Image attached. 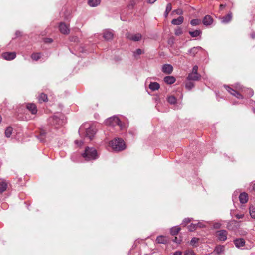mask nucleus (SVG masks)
<instances>
[{
  "instance_id": "1",
  "label": "nucleus",
  "mask_w": 255,
  "mask_h": 255,
  "mask_svg": "<svg viewBox=\"0 0 255 255\" xmlns=\"http://www.w3.org/2000/svg\"><path fill=\"white\" fill-rule=\"evenodd\" d=\"M85 132V137L89 138L91 140L96 133V130L93 126H91L89 123H85L82 125L79 130L80 133Z\"/></svg>"
},
{
  "instance_id": "2",
  "label": "nucleus",
  "mask_w": 255,
  "mask_h": 255,
  "mask_svg": "<svg viewBox=\"0 0 255 255\" xmlns=\"http://www.w3.org/2000/svg\"><path fill=\"white\" fill-rule=\"evenodd\" d=\"M110 146L115 151H120L126 148L124 140L121 138H115L109 143Z\"/></svg>"
},
{
  "instance_id": "3",
  "label": "nucleus",
  "mask_w": 255,
  "mask_h": 255,
  "mask_svg": "<svg viewBox=\"0 0 255 255\" xmlns=\"http://www.w3.org/2000/svg\"><path fill=\"white\" fill-rule=\"evenodd\" d=\"M83 157L86 161L95 160L98 158V154L96 150L93 147H87L85 152L82 154Z\"/></svg>"
},
{
  "instance_id": "4",
  "label": "nucleus",
  "mask_w": 255,
  "mask_h": 255,
  "mask_svg": "<svg viewBox=\"0 0 255 255\" xmlns=\"http://www.w3.org/2000/svg\"><path fill=\"white\" fill-rule=\"evenodd\" d=\"M198 67L195 65L192 69V71L187 77L189 80L198 81L201 78V75L198 73Z\"/></svg>"
},
{
  "instance_id": "5",
  "label": "nucleus",
  "mask_w": 255,
  "mask_h": 255,
  "mask_svg": "<svg viewBox=\"0 0 255 255\" xmlns=\"http://www.w3.org/2000/svg\"><path fill=\"white\" fill-rule=\"evenodd\" d=\"M106 124L107 125L112 126L118 125L121 128H123L121 121H120L119 119L116 116H113L107 119L106 121Z\"/></svg>"
},
{
  "instance_id": "6",
  "label": "nucleus",
  "mask_w": 255,
  "mask_h": 255,
  "mask_svg": "<svg viewBox=\"0 0 255 255\" xmlns=\"http://www.w3.org/2000/svg\"><path fill=\"white\" fill-rule=\"evenodd\" d=\"M227 232L226 230H220L216 232V236L221 241H224L227 239Z\"/></svg>"
},
{
  "instance_id": "7",
  "label": "nucleus",
  "mask_w": 255,
  "mask_h": 255,
  "mask_svg": "<svg viewBox=\"0 0 255 255\" xmlns=\"http://www.w3.org/2000/svg\"><path fill=\"white\" fill-rule=\"evenodd\" d=\"M224 87L226 90L232 95L234 96L238 99L243 98L242 95H241V94H240L239 92L237 90H235L228 86H225Z\"/></svg>"
},
{
  "instance_id": "8",
  "label": "nucleus",
  "mask_w": 255,
  "mask_h": 255,
  "mask_svg": "<svg viewBox=\"0 0 255 255\" xmlns=\"http://www.w3.org/2000/svg\"><path fill=\"white\" fill-rule=\"evenodd\" d=\"M127 38L131 40L134 41H138L141 40L142 36L140 34L137 33V34H128L127 35Z\"/></svg>"
},
{
  "instance_id": "9",
  "label": "nucleus",
  "mask_w": 255,
  "mask_h": 255,
  "mask_svg": "<svg viewBox=\"0 0 255 255\" xmlns=\"http://www.w3.org/2000/svg\"><path fill=\"white\" fill-rule=\"evenodd\" d=\"M2 57L7 60H11L16 57V53L15 52H5L2 54Z\"/></svg>"
},
{
  "instance_id": "10",
  "label": "nucleus",
  "mask_w": 255,
  "mask_h": 255,
  "mask_svg": "<svg viewBox=\"0 0 255 255\" xmlns=\"http://www.w3.org/2000/svg\"><path fill=\"white\" fill-rule=\"evenodd\" d=\"M59 30L63 34H68L70 32V30L69 27L63 22L60 23L59 26Z\"/></svg>"
},
{
  "instance_id": "11",
  "label": "nucleus",
  "mask_w": 255,
  "mask_h": 255,
  "mask_svg": "<svg viewBox=\"0 0 255 255\" xmlns=\"http://www.w3.org/2000/svg\"><path fill=\"white\" fill-rule=\"evenodd\" d=\"M103 37L106 40L112 39L113 37V33L112 31L109 29L105 30L103 32Z\"/></svg>"
},
{
  "instance_id": "12",
  "label": "nucleus",
  "mask_w": 255,
  "mask_h": 255,
  "mask_svg": "<svg viewBox=\"0 0 255 255\" xmlns=\"http://www.w3.org/2000/svg\"><path fill=\"white\" fill-rule=\"evenodd\" d=\"M202 47L200 46L194 47L191 49H190L188 51V54L192 57H194L196 54L201 50H202Z\"/></svg>"
},
{
  "instance_id": "13",
  "label": "nucleus",
  "mask_w": 255,
  "mask_h": 255,
  "mask_svg": "<svg viewBox=\"0 0 255 255\" xmlns=\"http://www.w3.org/2000/svg\"><path fill=\"white\" fill-rule=\"evenodd\" d=\"M162 71L166 74H170L173 71V67L170 64H164L162 66Z\"/></svg>"
},
{
  "instance_id": "14",
  "label": "nucleus",
  "mask_w": 255,
  "mask_h": 255,
  "mask_svg": "<svg viewBox=\"0 0 255 255\" xmlns=\"http://www.w3.org/2000/svg\"><path fill=\"white\" fill-rule=\"evenodd\" d=\"M235 88L237 90H242V91H243V92H245L247 90V92H248V93L249 96H250V97H251L253 95L254 92L252 89H243L242 86L239 84H236L235 86Z\"/></svg>"
},
{
  "instance_id": "15",
  "label": "nucleus",
  "mask_w": 255,
  "mask_h": 255,
  "mask_svg": "<svg viewBox=\"0 0 255 255\" xmlns=\"http://www.w3.org/2000/svg\"><path fill=\"white\" fill-rule=\"evenodd\" d=\"M213 22V18L210 15H206L203 20V23L206 26L210 25Z\"/></svg>"
},
{
  "instance_id": "16",
  "label": "nucleus",
  "mask_w": 255,
  "mask_h": 255,
  "mask_svg": "<svg viewBox=\"0 0 255 255\" xmlns=\"http://www.w3.org/2000/svg\"><path fill=\"white\" fill-rule=\"evenodd\" d=\"M234 244L236 247L239 248L245 245V241L244 239L239 238L234 240Z\"/></svg>"
},
{
  "instance_id": "17",
  "label": "nucleus",
  "mask_w": 255,
  "mask_h": 255,
  "mask_svg": "<svg viewBox=\"0 0 255 255\" xmlns=\"http://www.w3.org/2000/svg\"><path fill=\"white\" fill-rule=\"evenodd\" d=\"M27 109L31 112V114H35L37 113L36 106L34 104H27L26 105Z\"/></svg>"
},
{
  "instance_id": "18",
  "label": "nucleus",
  "mask_w": 255,
  "mask_h": 255,
  "mask_svg": "<svg viewBox=\"0 0 255 255\" xmlns=\"http://www.w3.org/2000/svg\"><path fill=\"white\" fill-rule=\"evenodd\" d=\"M239 200L241 203H245L248 201V194L245 192L240 194L239 197Z\"/></svg>"
},
{
  "instance_id": "19",
  "label": "nucleus",
  "mask_w": 255,
  "mask_h": 255,
  "mask_svg": "<svg viewBox=\"0 0 255 255\" xmlns=\"http://www.w3.org/2000/svg\"><path fill=\"white\" fill-rule=\"evenodd\" d=\"M232 18V15L231 13H228L226 16L221 18V22L222 23H227L230 22Z\"/></svg>"
},
{
  "instance_id": "20",
  "label": "nucleus",
  "mask_w": 255,
  "mask_h": 255,
  "mask_svg": "<svg viewBox=\"0 0 255 255\" xmlns=\"http://www.w3.org/2000/svg\"><path fill=\"white\" fill-rule=\"evenodd\" d=\"M184 20L183 16H180L177 19H174L172 20L171 23L173 25H178L181 24Z\"/></svg>"
},
{
  "instance_id": "21",
  "label": "nucleus",
  "mask_w": 255,
  "mask_h": 255,
  "mask_svg": "<svg viewBox=\"0 0 255 255\" xmlns=\"http://www.w3.org/2000/svg\"><path fill=\"white\" fill-rule=\"evenodd\" d=\"M164 81L168 84H172L175 82L176 80L174 77L168 76L164 77Z\"/></svg>"
},
{
  "instance_id": "22",
  "label": "nucleus",
  "mask_w": 255,
  "mask_h": 255,
  "mask_svg": "<svg viewBox=\"0 0 255 255\" xmlns=\"http://www.w3.org/2000/svg\"><path fill=\"white\" fill-rule=\"evenodd\" d=\"M101 0H88V5L91 7H96L100 4Z\"/></svg>"
},
{
  "instance_id": "23",
  "label": "nucleus",
  "mask_w": 255,
  "mask_h": 255,
  "mask_svg": "<svg viewBox=\"0 0 255 255\" xmlns=\"http://www.w3.org/2000/svg\"><path fill=\"white\" fill-rule=\"evenodd\" d=\"M49 122L51 125H60V120L56 116H54L49 119Z\"/></svg>"
},
{
  "instance_id": "24",
  "label": "nucleus",
  "mask_w": 255,
  "mask_h": 255,
  "mask_svg": "<svg viewBox=\"0 0 255 255\" xmlns=\"http://www.w3.org/2000/svg\"><path fill=\"white\" fill-rule=\"evenodd\" d=\"M149 88L152 91H155L159 89L160 85L157 82H151L149 85Z\"/></svg>"
},
{
  "instance_id": "25",
  "label": "nucleus",
  "mask_w": 255,
  "mask_h": 255,
  "mask_svg": "<svg viewBox=\"0 0 255 255\" xmlns=\"http://www.w3.org/2000/svg\"><path fill=\"white\" fill-rule=\"evenodd\" d=\"M156 241L159 244H166L167 242L166 237L164 236H158Z\"/></svg>"
},
{
  "instance_id": "26",
  "label": "nucleus",
  "mask_w": 255,
  "mask_h": 255,
  "mask_svg": "<svg viewBox=\"0 0 255 255\" xmlns=\"http://www.w3.org/2000/svg\"><path fill=\"white\" fill-rule=\"evenodd\" d=\"M180 230V228L178 226H175L172 227L170 230V233L172 235H175L178 233Z\"/></svg>"
},
{
  "instance_id": "27",
  "label": "nucleus",
  "mask_w": 255,
  "mask_h": 255,
  "mask_svg": "<svg viewBox=\"0 0 255 255\" xmlns=\"http://www.w3.org/2000/svg\"><path fill=\"white\" fill-rule=\"evenodd\" d=\"M7 188V184L4 181L0 182V193L4 192Z\"/></svg>"
},
{
  "instance_id": "28",
  "label": "nucleus",
  "mask_w": 255,
  "mask_h": 255,
  "mask_svg": "<svg viewBox=\"0 0 255 255\" xmlns=\"http://www.w3.org/2000/svg\"><path fill=\"white\" fill-rule=\"evenodd\" d=\"M201 33V31L199 30H196L194 31H189V34L192 37H196L199 36Z\"/></svg>"
},
{
  "instance_id": "29",
  "label": "nucleus",
  "mask_w": 255,
  "mask_h": 255,
  "mask_svg": "<svg viewBox=\"0 0 255 255\" xmlns=\"http://www.w3.org/2000/svg\"><path fill=\"white\" fill-rule=\"evenodd\" d=\"M250 215L253 219H255V207L253 206H251L249 208Z\"/></svg>"
},
{
  "instance_id": "30",
  "label": "nucleus",
  "mask_w": 255,
  "mask_h": 255,
  "mask_svg": "<svg viewBox=\"0 0 255 255\" xmlns=\"http://www.w3.org/2000/svg\"><path fill=\"white\" fill-rule=\"evenodd\" d=\"M38 100L40 102H45L47 100V96L46 94L42 93L39 96Z\"/></svg>"
},
{
  "instance_id": "31",
  "label": "nucleus",
  "mask_w": 255,
  "mask_h": 255,
  "mask_svg": "<svg viewBox=\"0 0 255 255\" xmlns=\"http://www.w3.org/2000/svg\"><path fill=\"white\" fill-rule=\"evenodd\" d=\"M167 101L171 104H175L176 103V98L173 96L168 97Z\"/></svg>"
},
{
  "instance_id": "32",
  "label": "nucleus",
  "mask_w": 255,
  "mask_h": 255,
  "mask_svg": "<svg viewBox=\"0 0 255 255\" xmlns=\"http://www.w3.org/2000/svg\"><path fill=\"white\" fill-rule=\"evenodd\" d=\"M12 130H13V129L11 127H8L6 129L5 131V136L7 137H9L12 134Z\"/></svg>"
},
{
  "instance_id": "33",
  "label": "nucleus",
  "mask_w": 255,
  "mask_h": 255,
  "mask_svg": "<svg viewBox=\"0 0 255 255\" xmlns=\"http://www.w3.org/2000/svg\"><path fill=\"white\" fill-rule=\"evenodd\" d=\"M172 10V5L171 3L167 4L166 6V11L164 13V16L167 17L169 12Z\"/></svg>"
},
{
  "instance_id": "34",
  "label": "nucleus",
  "mask_w": 255,
  "mask_h": 255,
  "mask_svg": "<svg viewBox=\"0 0 255 255\" xmlns=\"http://www.w3.org/2000/svg\"><path fill=\"white\" fill-rule=\"evenodd\" d=\"M40 57H41V54L40 53H33L31 55V58L33 60H35V61H37L38 59H39Z\"/></svg>"
},
{
  "instance_id": "35",
  "label": "nucleus",
  "mask_w": 255,
  "mask_h": 255,
  "mask_svg": "<svg viewBox=\"0 0 255 255\" xmlns=\"http://www.w3.org/2000/svg\"><path fill=\"white\" fill-rule=\"evenodd\" d=\"M199 241V239L198 238H195V237H194L192 239V240H191L190 241V244L191 245H192V246H194V247H196L197 246V243Z\"/></svg>"
},
{
  "instance_id": "36",
  "label": "nucleus",
  "mask_w": 255,
  "mask_h": 255,
  "mask_svg": "<svg viewBox=\"0 0 255 255\" xmlns=\"http://www.w3.org/2000/svg\"><path fill=\"white\" fill-rule=\"evenodd\" d=\"M188 229L190 231H194L197 228V225L196 224H191L188 227Z\"/></svg>"
},
{
  "instance_id": "37",
  "label": "nucleus",
  "mask_w": 255,
  "mask_h": 255,
  "mask_svg": "<svg viewBox=\"0 0 255 255\" xmlns=\"http://www.w3.org/2000/svg\"><path fill=\"white\" fill-rule=\"evenodd\" d=\"M224 247L223 246H219L216 248L215 251L218 254L222 253L224 251Z\"/></svg>"
},
{
  "instance_id": "38",
  "label": "nucleus",
  "mask_w": 255,
  "mask_h": 255,
  "mask_svg": "<svg viewBox=\"0 0 255 255\" xmlns=\"http://www.w3.org/2000/svg\"><path fill=\"white\" fill-rule=\"evenodd\" d=\"M190 23L192 26L198 25L200 23V20L197 19H193L191 21Z\"/></svg>"
},
{
  "instance_id": "39",
  "label": "nucleus",
  "mask_w": 255,
  "mask_h": 255,
  "mask_svg": "<svg viewBox=\"0 0 255 255\" xmlns=\"http://www.w3.org/2000/svg\"><path fill=\"white\" fill-rule=\"evenodd\" d=\"M194 86V84L191 82H188L186 83L185 87L188 90H191Z\"/></svg>"
},
{
  "instance_id": "40",
  "label": "nucleus",
  "mask_w": 255,
  "mask_h": 255,
  "mask_svg": "<svg viewBox=\"0 0 255 255\" xmlns=\"http://www.w3.org/2000/svg\"><path fill=\"white\" fill-rule=\"evenodd\" d=\"M182 33V30L181 28H179L175 30V34L177 36H179Z\"/></svg>"
},
{
  "instance_id": "41",
  "label": "nucleus",
  "mask_w": 255,
  "mask_h": 255,
  "mask_svg": "<svg viewBox=\"0 0 255 255\" xmlns=\"http://www.w3.org/2000/svg\"><path fill=\"white\" fill-rule=\"evenodd\" d=\"M197 228H203L206 226V223L204 222H199L197 224Z\"/></svg>"
},
{
  "instance_id": "42",
  "label": "nucleus",
  "mask_w": 255,
  "mask_h": 255,
  "mask_svg": "<svg viewBox=\"0 0 255 255\" xmlns=\"http://www.w3.org/2000/svg\"><path fill=\"white\" fill-rule=\"evenodd\" d=\"M142 53V51L140 49H137L134 52V55L136 56V55H140Z\"/></svg>"
},
{
  "instance_id": "43",
  "label": "nucleus",
  "mask_w": 255,
  "mask_h": 255,
  "mask_svg": "<svg viewBox=\"0 0 255 255\" xmlns=\"http://www.w3.org/2000/svg\"><path fill=\"white\" fill-rule=\"evenodd\" d=\"M174 13H176L178 15H182L183 14V11L181 9H178L173 11Z\"/></svg>"
},
{
  "instance_id": "44",
  "label": "nucleus",
  "mask_w": 255,
  "mask_h": 255,
  "mask_svg": "<svg viewBox=\"0 0 255 255\" xmlns=\"http://www.w3.org/2000/svg\"><path fill=\"white\" fill-rule=\"evenodd\" d=\"M191 221V219L186 218L183 221L182 224L186 225V224H187L188 223L190 222Z\"/></svg>"
},
{
  "instance_id": "45",
  "label": "nucleus",
  "mask_w": 255,
  "mask_h": 255,
  "mask_svg": "<svg viewBox=\"0 0 255 255\" xmlns=\"http://www.w3.org/2000/svg\"><path fill=\"white\" fill-rule=\"evenodd\" d=\"M195 254L193 251L191 250H188L185 252L184 255H194Z\"/></svg>"
},
{
  "instance_id": "46",
  "label": "nucleus",
  "mask_w": 255,
  "mask_h": 255,
  "mask_svg": "<svg viewBox=\"0 0 255 255\" xmlns=\"http://www.w3.org/2000/svg\"><path fill=\"white\" fill-rule=\"evenodd\" d=\"M45 134V132L43 130H42L40 131V136L41 137V138H40L39 139L41 140V141H42L43 139H42V137L44 136Z\"/></svg>"
},
{
  "instance_id": "47",
  "label": "nucleus",
  "mask_w": 255,
  "mask_h": 255,
  "mask_svg": "<svg viewBox=\"0 0 255 255\" xmlns=\"http://www.w3.org/2000/svg\"><path fill=\"white\" fill-rule=\"evenodd\" d=\"M244 214H237L236 215V217L238 219H241V218H243L244 217Z\"/></svg>"
},
{
  "instance_id": "48",
  "label": "nucleus",
  "mask_w": 255,
  "mask_h": 255,
  "mask_svg": "<svg viewBox=\"0 0 255 255\" xmlns=\"http://www.w3.org/2000/svg\"><path fill=\"white\" fill-rule=\"evenodd\" d=\"M75 144H77L78 146H81L82 144H83V142L82 141H78V140H76L75 141Z\"/></svg>"
},
{
  "instance_id": "49",
  "label": "nucleus",
  "mask_w": 255,
  "mask_h": 255,
  "mask_svg": "<svg viewBox=\"0 0 255 255\" xmlns=\"http://www.w3.org/2000/svg\"><path fill=\"white\" fill-rule=\"evenodd\" d=\"M182 253L180 251L175 252L173 255H181Z\"/></svg>"
},
{
  "instance_id": "50",
  "label": "nucleus",
  "mask_w": 255,
  "mask_h": 255,
  "mask_svg": "<svg viewBox=\"0 0 255 255\" xmlns=\"http://www.w3.org/2000/svg\"><path fill=\"white\" fill-rule=\"evenodd\" d=\"M174 242L177 243H180V240H178L177 239V238L176 237H175L174 239L173 240Z\"/></svg>"
},
{
  "instance_id": "51",
  "label": "nucleus",
  "mask_w": 255,
  "mask_h": 255,
  "mask_svg": "<svg viewBox=\"0 0 255 255\" xmlns=\"http://www.w3.org/2000/svg\"><path fill=\"white\" fill-rule=\"evenodd\" d=\"M157 0H147L148 3L152 4L154 3Z\"/></svg>"
},
{
  "instance_id": "52",
  "label": "nucleus",
  "mask_w": 255,
  "mask_h": 255,
  "mask_svg": "<svg viewBox=\"0 0 255 255\" xmlns=\"http://www.w3.org/2000/svg\"><path fill=\"white\" fill-rule=\"evenodd\" d=\"M52 40L50 38H47L45 40L46 42H48V43H51V42H52Z\"/></svg>"
},
{
  "instance_id": "53",
  "label": "nucleus",
  "mask_w": 255,
  "mask_h": 255,
  "mask_svg": "<svg viewBox=\"0 0 255 255\" xmlns=\"http://www.w3.org/2000/svg\"><path fill=\"white\" fill-rule=\"evenodd\" d=\"M225 7V5L221 4L220 5V10H222Z\"/></svg>"
},
{
  "instance_id": "54",
  "label": "nucleus",
  "mask_w": 255,
  "mask_h": 255,
  "mask_svg": "<svg viewBox=\"0 0 255 255\" xmlns=\"http://www.w3.org/2000/svg\"><path fill=\"white\" fill-rule=\"evenodd\" d=\"M252 190L255 191V183L253 184L252 186Z\"/></svg>"
},
{
  "instance_id": "55",
  "label": "nucleus",
  "mask_w": 255,
  "mask_h": 255,
  "mask_svg": "<svg viewBox=\"0 0 255 255\" xmlns=\"http://www.w3.org/2000/svg\"><path fill=\"white\" fill-rule=\"evenodd\" d=\"M251 36H252V38H255V34H254V33H252V35H251Z\"/></svg>"
},
{
  "instance_id": "56",
  "label": "nucleus",
  "mask_w": 255,
  "mask_h": 255,
  "mask_svg": "<svg viewBox=\"0 0 255 255\" xmlns=\"http://www.w3.org/2000/svg\"><path fill=\"white\" fill-rule=\"evenodd\" d=\"M16 34L17 36H18V35H20V32H16Z\"/></svg>"
},
{
  "instance_id": "57",
  "label": "nucleus",
  "mask_w": 255,
  "mask_h": 255,
  "mask_svg": "<svg viewBox=\"0 0 255 255\" xmlns=\"http://www.w3.org/2000/svg\"><path fill=\"white\" fill-rule=\"evenodd\" d=\"M1 120H2V118H1V116H0V123L1 122Z\"/></svg>"
},
{
  "instance_id": "58",
  "label": "nucleus",
  "mask_w": 255,
  "mask_h": 255,
  "mask_svg": "<svg viewBox=\"0 0 255 255\" xmlns=\"http://www.w3.org/2000/svg\"><path fill=\"white\" fill-rule=\"evenodd\" d=\"M253 111L254 113H255V108H254L253 109Z\"/></svg>"
},
{
  "instance_id": "59",
  "label": "nucleus",
  "mask_w": 255,
  "mask_h": 255,
  "mask_svg": "<svg viewBox=\"0 0 255 255\" xmlns=\"http://www.w3.org/2000/svg\"><path fill=\"white\" fill-rule=\"evenodd\" d=\"M235 194V192H234V194H233V196H234Z\"/></svg>"
},
{
  "instance_id": "60",
  "label": "nucleus",
  "mask_w": 255,
  "mask_h": 255,
  "mask_svg": "<svg viewBox=\"0 0 255 255\" xmlns=\"http://www.w3.org/2000/svg\"><path fill=\"white\" fill-rule=\"evenodd\" d=\"M235 194V192H234V194H233V196H234Z\"/></svg>"
},
{
  "instance_id": "61",
  "label": "nucleus",
  "mask_w": 255,
  "mask_h": 255,
  "mask_svg": "<svg viewBox=\"0 0 255 255\" xmlns=\"http://www.w3.org/2000/svg\"><path fill=\"white\" fill-rule=\"evenodd\" d=\"M235 194V192H234V194H233V196H234Z\"/></svg>"
}]
</instances>
